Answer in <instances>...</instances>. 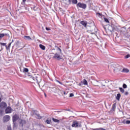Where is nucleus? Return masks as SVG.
I'll return each mask as SVG.
<instances>
[{"instance_id": "obj_35", "label": "nucleus", "mask_w": 130, "mask_h": 130, "mask_svg": "<svg viewBox=\"0 0 130 130\" xmlns=\"http://www.w3.org/2000/svg\"><path fill=\"white\" fill-rule=\"evenodd\" d=\"M2 115H3V112L0 111V116H2Z\"/></svg>"}, {"instance_id": "obj_7", "label": "nucleus", "mask_w": 130, "mask_h": 130, "mask_svg": "<svg viewBox=\"0 0 130 130\" xmlns=\"http://www.w3.org/2000/svg\"><path fill=\"white\" fill-rule=\"evenodd\" d=\"M96 16L99 17V18H101V19H102L103 18H104V15H102L100 13H96Z\"/></svg>"}, {"instance_id": "obj_11", "label": "nucleus", "mask_w": 130, "mask_h": 130, "mask_svg": "<svg viewBox=\"0 0 130 130\" xmlns=\"http://www.w3.org/2000/svg\"><path fill=\"white\" fill-rule=\"evenodd\" d=\"M35 117L37 118L38 119H41L42 117L39 114H35Z\"/></svg>"}, {"instance_id": "obj_37", "label": "nucleus", "mask_w": 130, "mask_h": 130, "mask_svg": "<svg viewBox=\"0 0 130 130\" xmlns=\"http://www.w3.org/2000/svg\"><path fill=\"white\" fill-rule=\"evenodd\" d=\"M59 84H60V85H62V83L60 82V81L58 82Z\"/></svg>"}, {"instance_id": "obj_30", "label": "nucleus", "mask_w": 130, "mask_h": 130, "mask_svg": "<svg viewBox=\"0 0 130 130\" xmlns=\"http://www.w3.org/2000/svg\"><path fill=\"white\" fill-rule=\"evenodd\" d=\"M7 130H12V127H11V126H9L7 127Z\"/></svg>"}, {"instance_id": "obj_13", "label": "nucleus", "mask_w": 130, "mask_h": 130, "mask_svg": "<svg viewBox=\"0 0 130 130\" xmlns=\"http://www.w3.org/2000/svg\"><path fill=\"white\" fill-rule=\"evenodd\" d=\"M40 48L42 49V50H45V46L42 44L40 45Z\"/></svg>"}, {"instance_id": "obj_28", "label": "nucleus", "mask_w": 130, "mask_h": 130, "mask_svg": "<svg viewBox=\"0 0 130 130\" xmlns=\"http://www.w3.org/2000/svg\"><path fill=\"white\" fill-rule=\"evenodd\" d=\"M21 123L24 124V123H26V121L24 120H22Z\"/></svg>"}, {"instance_id": "obj_20", "label": "nucleus", "mask_w": 130, "mask_h": 130, "mask_svg": "<svg viewBox=\"0 0 130 130\" xmlns=\"http://www.w3.org/2000/svg\"><path fill=\"white\" fill-rule=\"evenodd\" d=\"M72 3L76 5V4H78V0H72Z\"/></svg>"}, {"instance_id": "obj_1", "label": "nucleus", "mask_w": 130, "mask_h": 130, "mask_svg": "<svg viewBox=\"0 0 130 130\" xmlns=\"http://www.w3.org/2000/svg\"><path fill=\"white\" fill-rule=\"evenodd\" d=\"M72 126V127H80L81 126V123L79 122L75 121L73 122Z\"/></svg>"}, {"instance_id": "obj_12", "label": "nucleus", "mask_w": 130, "mask_h": 130, "mask_svg": "<svg viewBox=\"0 0 130 130\" xmlns=\"http://www.w3.org/2000/svg\"><path fill=\"white\" fill-rule=\"evenodd\" d=\"M24 38L26 40H32V39H31L29 36H25Z\"/></svg>"}, {"instance_id": "obj_44", "label": "nucleus", "mask_w": 130, "mask_h": 130, "mask_svg": "<svg viewBox=\"0 0 130 130\" xmlns=\"http://www.w3.org/2000/svg\"><path fill=\"white\" fill-rule=\"evenodd\" d=\"M45 97H46V94H45Z\"/></svg>"}, {"instance_id": "obj_21", "label": "nucleus", "mask_w": 130, "mask_h": 130, "mask_svg": "<svg viewBox=\"0 0 130 130\" xmlns=\"http://www.w3.org/2000/svg\"><path fill=\"white\" fill-rule=\"evenodd\" d=\"M5 35H6L5 34H0V39H2Z\"/></svg>"}, {"instance_id": "obj_17", "label": "nucleus", "mask_w": 130, "mask_h": 130, "mask_svg": "<svg viewBox=\"0 0 130 130\" xmlns=\"http://www.w3.org/2000/svg\"><path fill=\"white\" fill-rule=\"evenodd\" d=\"M11 44H12V43H9V45H8V46H6V49H7V50L10 49V47H11Z\"/></svg>"}, {"instance_id": "obj_42", "label": "nucleus", "mask_w": 130, "mask_h": 130, "mask_svg": "<svg viewBox=\"0 0 130 130\" xmlns=\"http://www.w3.org/2000/svg\"><path fill=\"white\" fill-rule=\"evenodd\" d=\"M31 79H32V80H34V77H31Z\"/></svg>"}, {"instance_id": "obj_6", "label": "nucleus", "mask_w": 130, "mask_h": 130, "mask_svg": "<svg viewBox=\"0 0 130 130\" xmlns=\"http://www.w3.org/2000/svg\"><path fill=\"white\" fill-rule=\"evenodd\" d=\"M53 57V58H56V59H57L58 60L61 59L60 55L57 53H56Z\"/></svg>"}, {"instance_id": "obj_39", "label": "nucleus", "mask_w": 130, "mask_h": 130, "mask_svg": "<svg viewBox=\"0 0 130 130\" xmlns=\"http://www.w3.org/2000/svg\"><path fill=\"white\" fill-rule=\"evenodd\" d=\"M23 3H25L26 2V0H22Z\"/></svg>"}, {"instance_id": "obj_10", "label": "nucleus", "mask_w": 130, "mask_h": 130, "mask_svg": "<svg viewBox=\"0 0 130 130\" xmlns=\"http://www.w3.org/2000/svg\"><path fill=\"white\" fill-rule=\"evenodd\" d=\"M80 24H81V25H83V26H84L85 27L87 26V22L85 21H81Z\"/></svg>"}, {"instance_id": "obj_38", "label": "nucleus", "mask_w": 130, "mask_h": 130, "mask_svg": "<svg viewBox=\"0 0 130 130\" xmlns=\"http://www.w3.org/2000/svg\"><path fill=\"white\" fill-rule=\"evenodd\" d=\"M128 94V92H126L125 93V95H127Z\"/></svg>"}, {"instance_id": "obj_31", "label": "nucleus", "mask_w": 130, "mask_h": 130, "mask_svg": "<svg viewBox=\"0 0 130 130\" xmlns=\"http://www.w3.org/2000/svg\"><path fill=\"white\" fill-rule=\"evenodd\" d=\"M126 124H129V123H130V121L129 120H127V121H126Z\"/></svg>"}, {"instance_id": "obj_33", "label": "nucleus", "mask_w": 130, "mask_h": 130, "mask_svg": "<svg viewBox=\"0 0 130 130\" xmlns=\"http://www.w3.org/2000/svg\"><path fill=\"white\" fill-rule=\"evenodd\" d=\"M46 30H47V31H50V28H49V27H46Z\"/></svg>"}, {"instance_id": "obj_5", "label": "nucleus", "mask_w": 130, "mask_h": 130, "mask_svg": "<svg viewBox=\"0 0 130 130\" xmlns=\"http://www.w3.org/2000/svg\"><path fill=\"white\" fill-rule=\"evenodd\" d=\"M11 117H10V116L9 115H6L3 118V120L4 121H5V122H8L9 121V120H10Z\"/></svg>"}, {"instance_id": "obj_8", "label": "nucleus", "mask_w": 130, "mask_h": 130, "mask_svg": "<svg viewBox=\"0 0 130 130\" xmlns=\"http://www.w3.org/2000/svg\"><path fill=\"white\" fill-rule=\"evenodd\" d=\"M121 73H128L129 70L126 68H123L122 71H121Z\"/></svg>"}, {"instance_id": "obj_24", "label": "nucleus", "mask_w": 130, "mask_h": 130, "mask_svg": "<svg viewBox=\"0 0 130 130\" xmlns=\"http://www.w3.org/2000/svg\"><path fill=\"white\" fill-rule=\"evenodd\" d=\"M93 130H105V129L103 128H96L93 129Z\"/></svg>"}, {"instance_id": "obj_15", "label": "nucleus", "mask_w": 130, "mask_h": 130, "mask_svg": "<svg viewBox=\"0 0 130 130\" xmlns=\"http://www.w3.org/2000/svg\"><path fill=\"white\" fill-rule=\"evenodd\" d=\"M103 18H104L105 22H106V23H108V24H109V20H108V19L105 18L104 16Z\"/></svg>"}, {"instance_id": "obj_36", "label": "nucleus", "mask_w": 130, "mask_h": 130, "mask_svg": "<svg viewBox=\"0 0 130 130\" xmlns=\"http://www.w3.org/2000/svg\"><path fill=\"white\" fill-rule=\"evenodd\" d=\"M63 94H64V95H67V94H68V93H66V91H63Z\"/></svg>"}, {"instance_id": "obj_23", "label": "nucleus", "mask_w": 130, "mask_h": 130, "mask_svg": "<svg viewBox=\"0 0 130 130\" xmlns=\"http://www.w3.org/2000/svg\"><path fill=\"white\" fill-rule=\"evenodd\" d=\"M119 90L121 93H124V89H123V88L120 87Z\"/></svg>"}, {"instance_id": "obj_26", "label": "nucleus", "mask_w": 130, "mask_h": 130, "mask_svg": "<svg viewBox=\"0 0 130 130\" xmlns=\"http://www.w3.org/2000/svg\"><path fill=\"white\" fill-rule=\"evenodd\" d=\"M127 87V86L126 85V84H123V88H124V89L126 88Z\"/></svg>"}, {"instance_id": "obj_9", "label": "nucleus", "mask_w": 130, "mask_h": 130, "mask_svg": "<svg viewBox=\"0 0 130 130\" xmlns=\"http://www.w3.org/2000/svg\"><path fill=\"white\" fill-rule=\"evenodd\" d=\"M17 120H18V117L17 116V115H14L13 117V122L17 121Z\"/></svg>"}, {"instance_id": "obj_14", "label": "nucleus", "mask_w": 130, "mask_h": 130, "mask_svg": "<svg viewBox=\"0 0 130 130\" xmlns=\"http://www.w3.org/2000/svg\"><path fill=\"white\" fill-rule=\"evenodd\" d=\"M29 72V70L27 68H23V73H28Z\"/></svg>"}, {"instance_id": "obj_34", "label": "nucleus", "mask_w": 130, "mask_h": 130, "mask_svg": "<svg viewBox=\"0 0 130 130\" xmlns=\"http://www.w3.org/2000/svg\"><path fill=\"white\" fill-rule=\"evenodd\" d=\"M90 33H91V34H95L96 33V31L92 32V31H90Z\"/></svg>"}, {"instance_id": "obj_2", "label": "nucleus", "mask_w": 130, "mask_h": 130, "mask_svg": "<svg viewBox=\"0 0 130 130\" xmlns=\"http://www.w3.org/2000/svg\"><path fill=\"white\" fill-rule=\"evenodd\" d=\"M77 7L81 8V9H86V8H87V5L85 4L79 3L77 4Z\"/></svg>"}, {"instance_id": "obj_22", "label": "nucleus", "mask_w": 130, "mask_h": 130, "mask_svg": "<svg viewBox=\"0 0 130 130\" xmlns=\"http://www.w3.org/2000/svg\"><path fill=\"white\" fill-rule=\"evenodd\" d=\"M116 104H114L113 105L112 108V110H115V108H116Z\"/></svg>"}, {"instance_id": "obj_27", "label": "nucleus", "mask_w": 130, "mask_h": 130, "mask_svg": "<svg viewBox=\"0 0 130 130\" xmlns=\"http://www.w3.org/2000/svg\"><path fill=\"white\" fill-rule=\"evenodd\" d=\"M51 120H46V122H47V123L48 124H50V122H51Z\"/></svg>"}, {"instance_id": "obj_29", "label": "nucleus", "mask_w": 130, "mask_h": 130, "mask_svg": "<svg viewBox=\"0 0 130 130\" xmlns=\"http://www.w3.org/2000/svg\"><path fill=\"white\" fill-rule=\"evenodd\" d=\"M128 57H130L129 54H127L126 56H125V58H128Z\"/></svg>"}, {"instance_id": "obj_43", "label": "nucleus", "mask_w": 130, "mask_h": 130, "mask_svg": "<svg viewBox=\"0 0 130 130\" xmlns=\"http://www.w3.org/2000/svg\"><path fill=\"white\" fill-rule=\"evenodd\" d=\"M0 102H2V99H0Z\"/></svg>"}, {"instance_id": "obj_3", "label": "nucleus", "mask_w": 130, "mask_h": 130, "mask_svg": "<svg viewBox=\"0 0 130 130\" xmlns=\"http://www.w3.org/2000/svg\"><path fill=\"white\" fill-rule=\"evenodd\" d=\"M7 103H6L5 102H2L0 104V108L1 109H5L7 108Z\"/></svg>"}, {"instance_id": "obj_32", "label": "nucleus", "mask_w": 130, "mask_h": 130, "mask_svg": "<svg viewBox=\"0 0 130 130\" xmlns=\"http://www.w3.org/2000/svg\"><path fill=\"white\" fill-rule=\"evenodd\" d=\"M69 97H74V93H70Z\"/></svg>"}, {"instance_id": "obj_4", "label": "nucleus", "mask_w": 130, "mask_h": 130, "mask_svg": "<svg viewBox=\"0 0 130 130\" xmlns=\"http://www.w3.org/2000/svg\"><path fill=\"white\" fill-rule=\"evenodd\" d=\"M5 113H12V108L11 107H8L5 110Z\"/></svg>"}, {"instance_id": "obj_40", "label": "nucleus", "mask_w": 130, "mask_h": 130, "mask_svg": "<svg viewBox=\"0 0 130 130\" xmlns=\"http://www.w3.org/2000/svg\"><path fill=\"white\" fill-rule=\"evenodd\" d=\"M56 82H57V83H58V82H60V81H58V80H56Z\"/></svg>"}, {"instance_id": "obj_19", "label": "nucleus", "mask_w": 130, "mask_h": 130, "mask_svg": "<svg viewBox=\"0 0 130 130\" xmlns=\"http://www.w3.org/2000/svg\"><path fill=\"white\" fill-rule=\"evenodd\" d=\"M52 120L53 121H54V122H59V121L56 119H55L54 118H52Z\"/></svg>"}, {"instance_id": "obj_41", "label": "nucleus", "mask_w": 130, "mask_h": 130, "mask_svg": "<svg viewBox=\"0 0 130 130\" xmlns=\"http://www.w3.org/2000/svg\"><path fill=\"white\" fill-rule=\"evenodd\" d=\"M81 83L79 84V86H81Z\"/></svg>"}, {"instance_id": "obj_47", "label": "nucleus", "mask_w": 130, "mask_h": 130, "mask_svg": "<svg viewBox=\"0 0 130 130\" xmlns=\"http://www.w3.org/2000/svg\"><path fill=\"white\" fill-rule=\"evenodd\" d=\"M103 86H105V85H103Z\"/></svg>"}, {"instance_id": "obj_46", "label": "nucleus", "mask_w": 130, "mask_h": 130, "mask_svg": "<svg viewBox=\"0 0 130 130\" xmlns=\"http://www.w3.org/2000/svg\"><path fill=\"white\" fill-rule=\"evenodd\" d=\"M60 51H61V49H60Z\"/></svg>"}, {"instance_id": "obj_16", "label": "nucleus", "mask_w": 130, "mask_h": 130, "mask_svg": "<svg viewBox=\"0 0 130 130\" xmlns=\"http://www.w3.org/2000/svg\"><path fill=\"white\" fill-rule=\"evenodd\" d=\"M120 97H121V95L120 94V93H118L117 94L116 98L117 100H119V99H120Z\"/></svg>"}, {"instance_id": "obj_25", "label": "nucleus", "mask_w": 130, "mask_h": 130, "mask_svg": "<svg viewBox=\"0 0 130 130\" xmlns=\"http://www.w3.org/2000/svg\"><path fill=\"white\" fill-rule=\"evenodd\" d=\"M1 45H2V46H7V44L5 43H1Z\"/></svg>"}, {"instance_id": "obj_18", "label": "nucleus", "mask_w": 130, "mask_h": 130, "mask_svg": "<svg viewBox=\"0 0 130 130\" xmlns=\"http://www.w3.org/2000/svg\"><path fill=\"white\" fill-rule=\"evenodd\" d=\"M83 85H88V82L86 79L83 80Z\"/></svg>"}, {"instance_id": "obj_45", "label": "nucleus", "mask_w": 130, "mask_h": 130, "mask_svg": "<svg viewBox=\"0 0 130 130\" xmlns=\"http://www.w3.org/2000/svg\"><path fill=\"white\" fill-rule=\"evenodd\" d=\"M109 27H111V26H110Z\"/></svg>"}]
</instances>
